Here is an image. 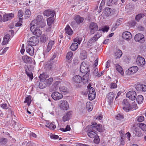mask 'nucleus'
Returning <instances> with one entry per match:
<instances>
[{"instance_id":"obj_37","label":"nucleus","mask_w":146,"mask_h":146,"mask_svg":"<svg viewBox=\"0 0 146 146\" xmlns=\"http://www.w3.org/2000/svg\"><path fill=\"white\" fill-rule=\"evenodd\" d=\"M48 37L47 35L44 34H43L40 37V41L42 43L45 42L48 40Z\"/></svg>"},{"instance_id":"obj_1","label":"nucleus","mask_w":146,"mask_h":146,"mask_svg":"<svg viewBox=\"0 0 146 146\" xmlns=\"http://www.w3.org/2000/svg\"><path fill=\"white\" fill-rule=\"evenodd\" d=\"M30 25H37L38 27H43L45 25V23L43 17L41 15H38L36 20L33 21Z\"/></svg>"},{"instance_id":"obj_20","label":"nucleus","mask_w":146,"mask_h":146,"mask_svg":"<svg viewBox=\"0 0 146 146\" xmlns=\"http://www.w3.org/2000/svg\"><path fill=\"white\" fill-rule=\"evenodd\" d=\"M122 36L123 38L128 41L132 38V35L129 32L125 31L123 33Z\"/></svg>"},{"instance_id":"obj_35","label":"nucleus","mask_w":146,"mask_h":146,"mask_svg":"<svg viewBox=\"0 0 146 146\" xmlns=\"http://www.w3.org/2000/svg\"><path fill=\"white\" fill-rule=\"evenodd\" d=\"M145 15L144 13H140L136 15L135 17V19L137 22H139L140 20L144 17Z\"/></svg>"},{"instance_id":"obj_22","label":"nucleus","mask_w":146,"mask_h":146,"mask_svg":"<svg viewBox=\"0 0 146 146\" xmlns=\"http://www.w3.org/2000/svg\"><path fill=\"white\" fill-rule=\"evenodd\" d=\"M135 88L137 90L139 91L145 92L146 91V86L145 85L138 84L136 86Z\"/></svg>"},{"instance_id":"obj_19","label":"nucleus","mask_w":146,"mask_h":146,"mask_svg":"<svg viewBox=\"0 0 146 146\" xmlns=\"http://www.w3.org/2000/svg\"><path fill=\"white\" fill-rule=\"evenodd\" d=\"M87 135L90 137L94 138L97 135V132L96 131H94V130H92L91 131H90L88 126L87 127Z\"/></svg>"},{"instance_id":"obj_5","label":"nucleus","mask_w":146,"mask_h":146,"mask_svg":"<svg viewBox=\"0 0 146 146\" xmlns=\"http://www.w3.org/2000/svg\"><path fill=\"white\" fill-rule=\"evenodd\" d=\"M53 81L52 78L48 79L47 81L40 80L39 84V87L40 89H43L48 86L50 85Z\"/></svg>"},{"instance_id":"obj_10","label":"nucleus","mask_w":146,"mask_h":146,"mask_svg":"<svg viewBox=\"0 0 146 146\" xmlns=\"http://www.w3.org/2000/svg\"><path fill=\"white\" fill-rule=\"evenodd\" d=\"M39 42L38 38L36 37L33 36L29 39L28 44L32 46H36L38 44Z\"/></svg>"},{"instance_id":"obj_18","label":"nucleus","mask_w":146,"mask_h":146,"mask_svg":"<svg viewBox=\"0 0 146 146\" xmlns=\"http://www.w3.org/2000/svg\"><path fill=\"white\" fill-rule=\"evenodd\" d=\"M14 17V14L13 13H8L3 16V19H2V22H5L10 20Z\"/></svg>"},{"instance_id":"obj_4","label":"nucleus","mask_w":146,"mask_h":146,"mask_svg":"<svg viewBox=\"0 0 146 146\" xmlns=\"http://www.w3.org/2000/svg\"><path fill=\"white\" fill-rule=\"evenodd\" d=\"M37 27H38L37 25H30V30L31 32L33 33V34L36 36L38 37L42 33V32Z\"/></svg>"},{"instance_id":"obj_33","label":"nucleus","mask_w":146,"mask_h":146,"mask_svg":"<svg viewBox=\"0 0 146 146\" xmlns=\"http://www.w3.org/2000/svg\"><path fill=\"white\" fill-rule=\"evenodd\" d=\"M122 54V53L121 51L120 50H117L115 52L114 56L115 58H119L121 57Z\"/></svg>"},{"instance_id":"obj_52","label":"nucleus","mask_w":146,"mask_h":146,"mask_svg":"<svg viewBox=\"0 0 146 146\" xmlns=\"http://www.w3.org/2000/svg\"><path fill=\"white\" fill-rule=\"evenodd\" d=\"M94 142L96 144H98L100 141V139L99 136L97 135L95 137H94Z\"/></svg>"},{"instance_id":"obj_31","label":"nucleus","mask_w":146,"mask_h":146,"mask_svg":"<svg viewBox=\"0 0 146 146\" xmlns=\"http://www.w3.org/2000/svg\"><path fill=\"white\" fill-rule=\"evenodd\" d=\"M112 9L108 7H107L104 12V14L106 17H109L111 15Z\"/></svg>"},{"instance_id":"obj_8","label":"nucleus","mask_w":146,"mask_h":146,"mask_svg":"<svg viewBox=\"0 0 146 146\" xmlns=\"http://www.w3.org/2000/svg\"><path fill=\"white\" fill-rule=\"evenodd\" d=\"M101 36L100 35H99L98 33H97L94 36L91 38L88 41V46H91Z\"/></svg>"},{"instance_id":"obj_64","label":"nucleus","mask_w":146,"mask_h":146,"mask_svg":"<svg viewBox=\"0 0 146 146\" xmlns=\"http://www.w3.org/2000/svg\"><path fill=\"white\" fill-rule=\"evenodd\" d=\"M79 63L78 60L77 58H74L73 60V64L75 65H77Z\"/></svg>"},{"instance_id":"obj_55","label":"nucleus","mask_w":146,"mask_h":146,"mask_svg":"<svg viewBox=\"0 0 146 146\" xmlns=\"http://www.w3.org/2000/svg\"><path fill=\"white\" fill-rule=\"evenodd\" d=\"M52 63H48L46 65V67L48 70H50L52 68Z\"/></svg>"},{"instance_id":"obj_28","label":"nucleus","mask_w":146,"mask_h":146,"mask_svg":"<svg viewBox=\"0 0 146 146\" xmlns=\"http://www.w3.org/2000/svg\"><path fill=\"white\" fill-rule=\"evenodd\" d=\"M74 19L78 24H80L83 22L84 19L79 15H77L75 17Z\"/></svg>"},{"instance_id":"obj_34","label":"nucleus","mask_w":146,"mask_h":146,"mask_svg":"<svg viewBox=\"0 0 146 146\" xmlns=\"http://www.w3.org/2000/svg\"><path fill=\"white\" fill-rule=\"evenodd\" d=\"M85 74H86L84 75L82 78V81L83 82L84 84H85L87 82L89 78V73L88 72Z\"/></svg>"},{"instance_id":"obj_17","label":"nucleus","mask_w":146,"mask_h":146,"mask_svg":"<svg viewBox=\"0 0 146 146\" xmlns=\"http://www.w3.org/2000/svg\"><path fill=\"white\" fill-rule=\"evenodd\" d=\"M115 96V94L112 92L109 93L107 96V99L108 104H110L112 102Z\"/></svg>"},{"instance_id":"obj_59","label":"nucleus","mask_w":146,"mask_h":146,"mask_svg":"<svg viewBox=\"0 0 146 146\" xmlns=\"http://www.w3.org/2000/svg\"><path fill=\"white\" fill-rule=\"evenodd\" d=\"M54 43L55 42L54 41L50 40L48 45V46H50V47H51L52 48L54 44Z\"/></svg>"},{"instance_id":"obj_23","label":"nucleus","mask_w":146,"mask_h":146,"mask_svg":"<svg viewBox=\"0 0 146 146\" xmlns=\"http://www.w3.org/2000/svg\"><path fill=\"white\" fill-rule=\"evenodd\" d=\"M72 81L75 83H80L82 81V78L78 75L75 76L72 78Z\"/></svg>"},{"instance_id":"obj_12","label":"nucleus","mask_w":146,"mask_h":146,"mask_svg":"<svg viewBox=\"0 0 146 146\" xmlns=\"http://www.w3.org/2000/svg\"><path fill=\"white\" fill-rule=\"evenodd\" d=\"M134 39L136 42L143 43L144 42L145 39L143 35L139 33L136 34L134 37Z\"/></svg>"},{"instance_id":"obj_26","label":"nucleus","mask_w":146,"mask_h":146,"mask_svg":"<svg viewBox=\"0 0 146 146\" xmlns=\"http://www.w3.org/2000/svg\"><path fill=\"white\" fill-rule=\"evenodd\" d=\"M39 78H40V80L47 81L48 79H47V78H49V76L46 73H44L40 74Z\"/></svg>"},{"instance_id":"obj_32","label":"nucleus","mask_w":146,"mask_h":146,"mask_svg":"<svg viewBox=\"0 0 146 146\" xmlns=\"http://www.w3.org/2000/svg\"><path fill=\"white\" fill-rule=\"evenodd\" d=\"M46 125L45 126L51 130H54L56 127V125L54 122H52L50 123H47Z\"/></svg>"},{"instance_id":"obj_9","label":"nucleus","mask_w":146,"mask_h":146,"mask_svg":"<svg viewBox=\"0 0 146 146\" xmlns=\"http://www.w3.org/2000/svg\"><path fill=\"white\" fill-rule=\"evenodd\" d=\"M138 68L137 66H133L129 68L125 72V74L128 75H131L136 73L138 70Z\"/></svg>"},{"instance_id":"obj_40","label":"nucleus","mask_w":146,"mask_h":146,"mask_svg":"<svg viewBox=\"0 0 146 146\" xmlns=\"http://www.w3.org/2000/svg\"><path fill=\"white\" fill-rule=\"evenodd\" d=\"M78 47V45L77 43L74 42L70 46V49L72 51L76 50Z\"/></svg>"},{"instance_id":"obj_14","label":"nucleus","mask_w":146,"mask_h":146,"mask_svg":"<svg viewBox=\"0 0 146 146\" xmlns=\"http://www.w3.org/2000/svg\"><path fill=\"white\" fill-rule=\"evenodd\" d=\"M136 63L138 65L141 67L144 66L145 64V59L142 57L138 56L136 61Z\"/></svg>"},{"instance_id":"obj_2","label":"nucleus","mask_w":146,"mask_h":146,"mask_svg":"<svg viewBox=\"0 0 146 146\" xmlns=\"http://www.w3.org/2000/svg\"><path fill=\"white\" fill-rule=\"evenodd\" d=\"M80 70L83 73H89V65L88 62L84 61L82 63L80 67Z\"/></svg>"},{"instance_id":"obj_25","label":"nucleus","mask_w":146,"mask_h":146,"mask_svg":"<svg viewBox=\"0 0 146 146\" xmlns=\"http://www.w3.org/2000/svg\"><path fill=\"white\" fill-rule=\"evenodd\" d=\"M43 14L45 16L48 17L49 16H54L55 12L54 11H51L50 9H48L45 11L43 13Z\"/></svg>"},{"instance_id":"obj_63","label":"nucleus","mask_w":146,"mask_h":146,"mask_svg":"<svg viewBox=\"0 0 146 146\" xmlns=\"http://www.w3.org/2000/svg\"><path fill=\"white\" fill-rule=\"evenodd\" d=\"M109 29V27L107 26H105L104 27L102 28L101 30H102V31L104 32H108Z\"/></svg>"},{"instance_id":"obj_56","label":"nucleus","mask_w":146,"mask_h":146,"mask_svg":"<svg viewBox=\"0 0 146 146\" xmlns=\"http://www.w3.org/2000/svg\"><path fill=\"white\" fill-rule=\"evenodd\" d=\"M117 87V85L115 83L112 82L110 84V87L111 89L115 88Z\"/></svg>"},{"instance_id":"obj_43","label":"nucleus","mask_w":146,"mask_h":146,"mask_svg":"<svg viewBox=\"0 0 146 146\" xmlns=\"http://www.w3.org/2000/svg\"><path fill=\"white\" fill-rule=\"evenodd\" d=\"M133 133L135 134V135L140 137L142 135V133L140 130L138 129H135L133 131Z\"/></svg>"},{"instance_id":"obj_46","label":"nucleus","mask_w":146,"mask_h":146,"mask_svg":"<svg viewBox=\"0 0 146 146\" xmlns=\"http://www.w3.org/2000/svg\"><path fill=\"white\" fill-rule=\"evenodd\" d=\"M139 127L144 131H146V125L143 123H141L139 125Z\"/></svg>"},{"instance_id":"obj_53","label":"nucleus","mask_w":146,"mask_h":146,"mask_svg":"<svg viewBox=\"0 0 146 146\" xmlns=\"http://www.w3.org/2000/svg\"><path fill=\"white\" fill-rule=\"evenodd\" d=\"M82 40V39L81 38H79L78 37H77L74 39V41L76 42L78 44H80V43L81 41Z\"/></svg>"},{"instance_id":"obj_36","label":"nucleus","mask_w":146,"mask_h":146,"mask_svg":"<svg viewBox=\"0 0 146 146\" xmlns=\"http://www.w3.org/2000/svg\"><path fill=\"white\" fill-rule=\"evenodd\" d=\"M10 38V36L9 35H5L4 38L3 42L2 43V45L6 44L8 42V40Z\"/></svg>"},{"instance_id":"obj_41","label":"nucleus","mask_w":146,"mask_h":146,"mask_svg":"<svg viewBox=\"0 0 146 146\" xmlns=\"http://www.w3.org/2000/svg\"><path fill=\"white\" fill-rule=\"evenodd\" d=\"M54 16H51L47 19V25L48 26H51L54 21Z\"/></svg>"},{"instance_id":"obj_7","label":"nucleus","mask_w":146,"mask_h":146,"mask_svg":"<svg viewBox=\"0 0 146 146\" xmlns=\"http://www.w3.org/2000/svg\"><path fill=\"white\" fill-rule=\"evenodd\" d=\"M89 28L90 30V33L91 35L93 34L96 31H98V28L97 24L93 22L90 23Z\"/></svg>"},{"instance_id":"obj_3","label":"nucleus","mask_w":146,"mask_h":146,"mask_svg":"<svg viewBox=\"0 0 146 146\" xmlns=\"http://www.w3.org/2000/svg\"><path fill=\"white\" fill-rule=\"evenodd\" d=\"M92 125H89L88 127L89 128V130L92 131L94 130V131H97L100 132L103 131V130L102 125L97 124L95 122H93L92 123Z\"/></svg>"},{"instance_id":"obj_50","label":"nucleus","mask_w":146,"mask_h":146,"mask_svg":"<svg viewBox=\"0 0 146 146\" xmlns=\"http://www.w3.org/2000/svg\"><path fill=\"white\" fill-rule=\"evenodd\" d=\"M25 72L27 76L29 77V78L32 80L33 78L32 73L31 72H28L27 69L25 70Z\"/></svg>"},{"instance_id":"obj_62","label":"nucleus","mask_w":146,"mask_h":146,"mask_svg":"<svg viewBox=\"0 0 146 146\" xmlns=\"http://www.w3.org/2000/svg\"><path fill=\"white\" fill-rule=\"evenodd\" d=\"M50 137L51 139H57L59 138V136L58 135H55L52 134L50 135Z\"/></svg>"},{"instance_id":"obj_30","label":"nucleus","mask_w":146,"mask_h":146,"mask_svg":"<svg viewBox=\"0 0 146 146\" xmlns=\"http://www.w3.org/2000/svg\"><path fill=\"white\" fill-rule=\"evenodd\" d=\"M115 68L117 71L121 75H123L124 74V71L122 67L118 64H115Z\"/></svg>"},{"instance_id":"obj_21","label":"nucleus","mask_w":146,"mask_h":146,"mask_svg":"<svg viewBox=\"0 0 146 146\" xmlns=\"http://www.w3.org/2000/svg\"><path fill=\"white\" fill-rule=\"evenodd\" d=\"M26 50L27 52L30 55L32 56L34 55V52L32 46L27 44L26 47Z\"/></svg>"},{"instance_id":"obj_11","label":"nucleus","mask_w":146,"mask_h":146,"mask_svg":"<svg viewBox=\"0 0 146 146\" xmlns=\"http://www.w3.org/2000/svg\"><path fill=\"white\" fill-rule=\"evenodd\" d=\"M126 97L131 100H135L137 94L136 92L134 91H130L126 94Z\"/></svg>"},{"instance_id":"obj_39","label":"nucleus","mask_w":146,"mask_h":146,"mask_svg":"<svg viewBox=\"0 0 146 146\" xmlns=\"http://www.w3.org/2000/svg\"><path fill=\"white\" fill-rule=\"evenodd\" d=\"M86 107L88 111H91L93 109V106L91 103L88 102L86 103Z\"/></svg>"},{"instance_id":"obj_58","label":"nucleus","mask_w":146,"mask_h":146,"mask_svg":"<svg viewBox=\"0 0 146 146\" xmlns=\"http://www.w3.org/2000/svg\"><path fill=\"white\" fill-rule=\"evenodd\" d=\"M51 48H52L51 47H50V46H49L48 45L46 49L44 52V54H46L48 53L50 50Z\"/></svg>"},{"instance_id":"obj_42","label":"nucleus","mask_w":146,"mask_h":146,"mask_svg":"<svg viewBox=\"0 0 146 146\" xmlns=\"http://www.w3.org/2000/svg\"><path fill=\"white\" fill-rule=\"evenodd\" d=\"M31 102V97L29 96L26 97L24 101V103H27L28 106H29Z\"/></svg>"},{"instance_id":"obj_27","label":"nucleus","mask_w":146,"mask_h":146,"mask_svg":"<svg viewBox=\"0 0 146 146\" xmlns=\"http://www.w3.org/2000/svg\"><path fill=\"white\" fill-rule=\"evenodd\" d=\"M65 29V32L66 33L69 35H71L72 34L73 31L69 25H66Z\"/></svg>"},{"instance_id":"obj_54","label":"nucleus","mask_w":146,"mask_h":146,"mask_svg":"<svg viewBox=\"0 0 146 146\" xmlns=\"http://www.w3.org/2000/svg\"><path fill=\"white\" fill-rule=\"evenodd\" d=\"M60 91L63 92H66L67 91V89L65 86H62L59 88Z\"/></svg>"},{"instance_id":"obj_47","label":"nucleus","mask_w":146,"mask_h":146,"mask_svg":"<svg viewBox=\"0 0 146 146\" xmlns=\"http://www.w3.org/2000/svg\"><path fill=\"white\" fill-rule=\"evenodd\" d=\"M136 120L138 121L141 122L144 120V117L143 116L141 115L137 116L136 118Z\"/></svg>"},{"instance_id":"obj_51","label":"nucleus","mask_w":146,"mask_h":146,"mask_svg":"<svg viewBox=\"0 0 146 146\" xmlns=\"http://www.w3.org/2000/svg\"><path fill=\"white\" fill-rule=\"evenodd\" d=\"M60 129L63 132H65L70 131V125H67L65 128H60Z\"/></svg>"},{"instance_id":"obj_15","label":"nucleus","mask_w":146,"mask_h":146,"mask_svg":"<svg viewBox=\"0 0 146 146\" xmlns=\"http://www.w3.org/2000/svg\"><path fill=\"white\" fill-rule=\"evenodd\" d=\"M88 92H89L88 96L89 99L92 100L94 99L95 98L96 92L94 88L91 87L88 90Z\"/></svg>"},{"instance_id":"obj_61","label":"nucleus","mask_w":146,"mask_h":146,"mask_svg":"<svg viewBox=\"0 0 146 146\" xmlns=\"http://www.w3.org/2000/svg\"><path fill=\"white\" fill-rule=\"evenodd\" d=\"M7 141V140L5 138H1L0 139V143H2L3 144H5Z\"/></svg>"},{"instance_id":"obj_60","label":"nucleus","mask_w":146,"mask_h":146,"mask_svg":"<svg viewBox=\"0 0 146 146\" xmlns=\"http://www.w3.org/2000/svg\"><path fill=\"white\" fill-rule=\"evenodd\" d=\"M23 15V12L21 10H19L18 12V16L19 18L22 17Z\"/></svg>"},{"instance_id":"obj_38","label":"nucleus","mask_w":146,"mask_h":146,"mask_svg":"<svg viewBox=\"0 0 146 146\" xmlns=\"http://www.w3.org/2000/svg\"><path fill=\"white\" fill-rule=\"evenodd\" d=\"M143 100V98L141 95L138 96L136 98V101L139 104H141Z\"/></svg>"},{"instance_id":"obj_6","label":"nucleus","mask_w":146,"mask_h":146,"mask_svg":"<svg viewBox=\"0 0 146 146\" xmlns=\"http://www.w3.org/2000/svg\"><path fill=\"white\" fill-rule=\"evenodd\" d=\"M122 104L123 106V109L126 112H129L132 110V107L131 106L127 100L124 99L123 100Z\"/></svg>"},{"instance_id":"obj_45","label":"nucleus","mask_w":146,"mask_h":146,"mask_svg":"<svg viewBox=\"0 0 146 146\" xmlns=\"http://www.w3.org/2000/svg\"><path fill=\"white\" fill-rule=\"evenodd\" d=\"M59 82L58 81L56 82L52 86L53 90L55 91L56 90L58 87V86Z\"/></svg>"},{"instance_id":"obj_13","label":"nucleus","mask_w":146,"mask_h":146,"mask_svg":"<svg viewBox=\"0 0 146 146\" xmlns=\"http://www.w3.org/2000/svg\"><path fill=\"white\" fill-rule=\"evenodd\" d=\"M60 107L63 110H66L69 108L68 102L66 100H61L60 101Z\"/></svg>"},{"instance_id":"obj_16","label":"nucleus","mask_w":146,"mask_h":146,"mask_svg":"<svg viewBox=\"0 0 146 146\" xmlns=\"http://www.w3.org/2000/svg\"><path fill=\"white\" fill-rule=\"evenodd\" d=\"M51 96L54 100H58L63 97L62 95L57 92H55L52 93Z\"/></svg>"},{"instance_id":"obj_24","label":"nucleus","mask_w":146,"mask_h":146,"mask_svg":"<svg viewBox=\"0 0 146 146\" xmlns=\"http://www.w3.org/2000/svg\"><path fill=\"white\" fill-rule=\"evenodd\" d=\"M22 59L24 62L30 64L32 62V58L27 55H24L22 56Z\"/></svg>"},{"instance_id":"obj_49","label":"nucleus","mask_w":146,"mask_h":146,"mask_svg":"<svg viewBox=\"0 0 146 146\" xmlns=\"http://www.w3.org/2000/svg\"><path fill=\"white\" fill-rule=\"evenodd\" d=\"M115 118L117 119L121 120L124 117L123 114L119 113L115 116Z\"/></svg>"},{"instance_id":"obj_44","label":"nucleus","mask_w":146,"mask_h":146,"mask_svg":"<svg viewBox=\"0 0 146 146\" xmlns=\"http://www.w3.org/2000/svg\"><path fill=\"white\" fill-rule=\"evenodd\" d=\"M73 53L71 51H70L68 52L66 55V59L69 60H70L73 56Z\"/></svg>"},{"instance_id":"obj_48","label":"nucleus","mask_w":146,"mask_h":146,"mask_svg":"<svg viewBox=\"0 0 146 146\" xmlns=\"http://www.w3.org/2000/svg\"><path fill=\"white\" fill-rule=\"evenodd\" d=\"M31 15V12L29 9H27L26 10L25 13V16L26 18H27L29 17Z\"/></svg>"},{"instance_id":"obj_29","label":"nucleus","mask_w":146,"mask_h":146,"mask_svg":"<svg viewBox=\"0 0 146 146\" xmlns=\"http://www.w3.org/2000/svg\"><path fill=\"white\" fill-rule=\"evenodd\" d=\"M72 115V112L69 111L67 112L66 114L64 115L62 118L63 120L65 121L69 120Z\"/></svg>"},{"instance_id":"obj_57","label":"nucleus","mask_w":146,"mask_h":146,"mask_svg":"<svg viewBox=\"0 0 146 146\" xmlns=\"http://www.w3.org/2000/svg\"><path fill=\"white\" fill-rule=\"evenodd\" d=\"M1 107L4 109H8V106L7 104H3L1 105Z\"/></svg>"}]
</instances>
